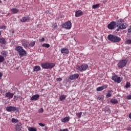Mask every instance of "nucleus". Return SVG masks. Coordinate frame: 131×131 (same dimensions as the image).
<instances>
[{"label": "nucleus", "instance_id": "obj_30", "mask_svg": "<svg viewBox=\"0 0 131 131\" xmlns=\"http://www.w3.org/2000/svg\"><path fill=\"white\" fill-rule=\"evenodd\" d=\"M5 61V57L4 56L0 55V63H3Z\"/></svg>", "mask_w": 131, "mask_h": 131}, {"label": "nucleus", "instance_id": "obj_49", "mask_svg": "<svg viewBox=\"0 0 131 131\" xmlns=\"http://www.w3.org/2000/svg\"><path fill=\"white\" fill-rule=\"evenodd\" d=\"M14 99H18V97H17V96H16V95H15V96H14Z\"/></svg>", "mask_w": 131, "mask_h": 131}, {"label": "nucleus", "instance_id": "obj_52", "mask_svg": "<svg viewBox=\"0 0 131 131\" xmlns=\"http://www.w3.org/2000/svg\"><path fill=\"white\" fill-rule=\"evenodd\" d=\"M0 4H2V1L0 0Z\"/></svg>", "mask_w": 131, "mask_h": 131}, {"label": "nucleus", "instance_id": "obj_10", "mask_svg": "<svg viewBox=\"0 0 131 131\" xmlns=\"http://www.w3.org/2000/svg\"><path fill=\"white\" fill-rule=\"evenodd\" d=\"M17 110L16 107L10 106L6 107V111H7L8 112H12V111L15 112V111H17Z\"/></svg>", "mask_w": 131, "mask_h": 131}, {"label": "nucleus", "instance_id": "obj_12", "mask_svg": "<svg viewBox=\"0 0 131 131\" xmlns=\"http://www.w3.org/2000/svg\"><path fill=\"white\" fill-rule=\"evenodd\" d=\"M15 128L16 131H21L22 129V123H18L15 125Z\"/></svg>", "mask_w": 131, "mask_h": 131}, {"label": "nucleus", "instance_id": "obj_22", "mask_svg": "<svg viewBox=\"0 0 131 131\" xmlns=\"http://www.w3.org/2000/svg\"><path fill=\"white\" fill-rule=\"evenodd\" d=\"M22 46L24 47L25 49H27L29 47V45H28V43L25 41H23L22 42Z\"/></svg>", "mask_w": 131, "mask_h": 131}, {"label": "nucleus", "instance_id": "obj_34", "mask_svg": "<svg viewBox=\"0 0 131 131\" xmlns=\"http://www.w3.org/2000/svg\"><path fill=\"white\" fill-rule=\"evenodd\" d=\"M126 88L127 89L128 88H130V83L127 82L125 85Z\"/></svg>", "mask_w": 131, "mask_h": 131}, {"label": "nucleus", "instance_id": "obj_16", "mask_svg": "<svg viewBox=\"0 0 131 131\" xmlns=\"http://www.w3.org/2000/svg\"><path fill=\"white\" fill-rule=\"evenodd\" d=\"M5 97L6 98H9V99H12L14 97V94L11 93V92L6 93Z\"/></svg>", "mask_w": 131, "mask_h": 131}, {"label": "nucleus", "instance_id": "obj_45", "mask_svg": "<svg viewBox=\"0 0 131 131\" xmlns=\"http://www.w3.org/2000/svg\"><path fill=\"white\" fill-rule=\"evenodd\" d=\"M106 97H111V93H107L106 95Z\"/></svg>", "mask_w": 131, "mask_h": 131}, {"label": "nucleus", "instance_id": "obj_3", "mask_svg": "<svg viewBox=\"0 0 131 131\" xmlns=\"http://www.w3.org/2000/svg\"><path fill=\"white\" fill-rule=\"evenodd\" d=\"M117 26L120 29H125L126 28V23L124 22V19H119L117 23Z\"/></svg>", "mask_w": 131, "mask_h": 131}, {"label": "nucleus", "instance_id": "obj_17", "mask_svg": "<svg viewBox=\"0 0 131 131\" xmlns=\"http://www.w3.org/2000/svg\"><path fill=\"white\" fill-rule=\"evenodd\" d=\"M60 52L62 54H69V50L67 48H62L60 49Z\"/></svg>", "mask_w": 131, "mask_h": 131}, {"label": "nucleus", "instance_id": "obj_39", "mask_svg": "<svg viewBox=\"0 0 131 131\" xmlns=\"http://www.w3.org/2000/svg\"><path fill=\"white\" fill-rule=\"evenodd\" d=\"M57 81H62V78H57L56 79Z\"/></svg>", "mask_w": 131, "mask_h": 131}, {"label": "nucleus", "instance_id": "obj_38", "mask_svg": "<svg viewBox=\"0 0 131 131\" xmlns=\"http://www.w3.org/2000/svg\"><path fill=\"white\" fill-rule=\"evenodd\" d=\"M53 28L54 29H55L56 28H57V23H55L53 24Z\"/></svg>", "mask_w": 131, "mask_h": 131}, {"label": "nucleus", "instance_id": "obj_48", "mask_svg": "<svg viewBox=\"0 0 131 131\" xmlns=\"http://www.w3.org/2000/svg\"><path fill=\"white\" fill-rule=\"evenodd\" d=\"M128 117H129V118H130V119H131V113H130V114H129Z\"/></svg>", "mask_w": 131, "mask_h": 131}, {"label": "nucleus", "instance_id": "obj_31", "mask_svg": "<svg viewBox=\"0 0 131 131\" xmlns=\"http://www.w3.org/2000/svg\"><path fill=\"white\" fill-rule=\"evenodd\" d=\"M42 47H43L44 48H50V44H49V43H43L42 45Z\"/></svg>", "mask_w": 131, "mask_h": 131}, {"label": "nucleus", "instance_id": "obj_42", "mask_svg": "<svg viewBox=\"0 0 131 131\" xmlns=\"http://www.w3.org/2000/svg\"><path fill=\"white\" fill-rule=\"evenodd\" d=\"M39 125H40V126H45V125H46L45 124L41 123H39Z\"/></svg>", "mask_w": 131, "mask_h": 131}, {"label": "nucleus", "instance_id": "obj_50", "mask_svg": "<svg viewBox=\"0 0 131 131\" xmlns=\"http://www.w3.org/2000/svg\"><path fill=\"white\" fill-rule=\"evenodd\" d=\"M119 28H118V29H117V31H119Z\"/></svg>", "mask_w": 131, "mask_h": 131}, {"label": "nucleus", "instance_id": "obj_51", "mask_svg": "<svg viewBox=\"0 0 131 131\" xmlns=\"http://www.w3.org/2000/svg\"><path fill=\"white\" fill-rule=\"evenodd\" d=\"M0 35H2V32L0 31Z\"/></svg>", "mask_w": 131, "mask_h": 131}, {"label": "nucleus", "instance_id": "obj_14", "mask_svg": "<svg viewBox=\"0 0 131 131\" xmlns=\"http://www.w3.org/2000/svg\"><path fill=\"white\" fill-rule=\"evenodd\" d=\"M38 99H39V95L36 94L33 95L31 98L30 100L31 101H37V100H38Z\"/></svg>", "mask_w": 131, "mask_h": 131}, {"label": "nucleus", "instance_id": "obj_13", "mask_svg": "<svg viewBox=\"0 0 131 131\" xmlns=\"http://www.w3.org/2000/svg\"><path fill=\"white\" fill-rule=\"evenodd\" d=\"M83 15V12H82L81 10H79L75 12V17L76 18H78V17H80Z\"/></svg>", "mask_w": 131, "mask_h": 131}, {"label": "nucleus", "instance_id": "obj_19", "mask_svg": "<svg viewBox=\"0 0 131 131\" xmlns=\"http://www.w3.org/2000/svg\"><path fill=\"white\" fill-rule=\"evenodd\" d=\"M11 12L13 14H17V13L19 12V9H18L17 8H12L11 9Z\"/></svg>", "mask_w": 131, "mask_h": 131}, {"label": "nucleus", "instance_id": "obj_44", "mask_svg": "<svg viewBox=\"0 0 131 131\" xmlns=\"http://www.w3.org/2000/svg\"><path fill=\"white\" fill-rule=\"evenodd\" d=\"M46 13L47 14H50V15H52V12H50L49 10L46 11Z\"/></svg>", "mask_w": 131, "mask_h": 131}, {"label": "nucleus", "instance_id": "obj_28", "mask_svg": "<svg viewBox=\"0 0 131 131\" xmlns=\"http://www.w3.org/2000/svg\"><path fill=\"white\" fill-rule=\"evenodd\" d=\"M100 8V4H96L92 6V9H98Z\"/></svg>", "mask_w": 131, "mask_h": 131}, {"label": "nucleus", "instance_id": "obj_6", "mask_svg": "<svg viewBox=\"0 0 131 131\" xmlns=\"http://www.w3.org/2000/svg\"><path fill=\"white\" fill-rule=\"evenodd\" d=\"M61 26L62 28L69 30L72 27V23H71V21H68L64 23Z\"/></svg>", "mask_w": 131, "mask_h": 131}, {"label": "nucleus", "instance_id": "obj_35", "mask_svg": "<svg viewBox=\"0 0 131 131\" xmlns=\"http://www.w3.org/2000/svg\"><path fill=\"white\" fill-rule=\"evenodd\" d=\"M126 43H127V45H130V43H131V39L127 40L126 41Z\"/></svg>", "mask_w": 131, "mask_h": 131}, {"label": "nucleus", "instance_id": "obj_29", "mask_svg": "<svg viewBox=\"0 0 131 131\" xmlns=\"http://www.w3.org/2000/svg\"><path fill=\"white\" fill-rule=\"evenodd\" d=\"M11 122H12V123H17V122H19V120L15 118H12L11 119Z\"/></svg>", "mask_w": 131, "mask_h": 131}, {"label": "nucleus", "instance_id": "obj_4", "mask_svg": "<svg viewBox=\"0 0 131 131\" xmlns=\"http://www.w3.org/2000/svg\"><path fill=\"white\" fill-rule=\"evenodd\" d=\"M127 59H122L119 61V62L117 64L118 67L119 68H123V67H125L126 66V64H127Z\"/></svg>", "mask_w": 131, "mask_h": 131}, {"label": "nucleus", "instance_id": "obj_43", "mask_svg": "<svg viewBox=\"0 0 131 131\" xmlns=\"http://www.w3.org/2000/svg\"><path fill=\"white\" fill-rule=\"evenodd\" d=\"M59 131H69V130H68V129L66 128V129H60Z\"/></svg>", "mask_w": 131, "mask_h": 131}, {"label": "nucleus", "instance_id": "obj_8", "mask_svg": "<svg viewBox=\"0 0 131 131\" xmlns=\"http://www.w3.org/2000/svg\"><path fill=\"white\" fill-rule=\"evenodd\" d=\"M112 80H114L115 82H117V83H120L122 80L120 77L117 76L116 75H113L112 77Z\"/></svg>", "mask_w": 131, "mask_h": 131}, {"label": "nucleus", "instance_id": "obj_21", "mask_svg": "<svg viewBox=\"0 0 131 131\" xmlns=\"http://www.w3.org/2000/svg\"><path fill=\"white\" fill-rule=\"evenodd\" d=\"M40 67L39 66H36L33 67V71H35L36 72H38L40 70Z\"/></svg>", "mask_w": 131, "mask_h": 131}, {"label": "nucleus", "instance_id": "obj_33", "mask_svg": "<svg viewBox=\"0 0 131 131\" xmlns=\"http://www.w3.org/2000/svg\"><path fill=\"white\" fill-rule=\"evenodd\" d=\"M35 45V41H33L30 43L29 46H30V47H34Z\"/></svg>", "mask_w": 131, "mask_h": 131}, {"label": "nucleus", "instance_id": "obj_20", "mask_svg": "<svg viewBox=\"0 0 131 131\" xmlns=\"http://www.w3.org/2000/svg\"><path fill=\"white\" fill-rule=\"evenodd\" d=\"M67 97V96L66 95H61L59 97V101H61V102H64V101L66 100Z\"/></svg>", "mask_w": 131, "mask_h": 131}, {"label": "nucleus", "instance_id": "obj_27", "mask_svg": "<svg viewBox=\"0 0 131 131\" xmlns=\"http://www.w3.org/2000/svg\"><path fill=\"white\" fill-rule=\"evenodd\" d=\"M1 55H3L4 57H7L8 56V52L6 51H2L1 52Z\"/></svg>", "mask_w": 131, "mask_h": 131}, {"label": "nucleus", "instance_id": "obj_24", "mask_svg": "<svg viewBox=\"0 0 131 131\" xmlns=\"http://www.w3.org/2000/svg\"><path fill=\"white\" fill-rule=\"evenodd\" d=\"M0 43L5 45L6 43V39L3 37H0Z\"/></svg>", "mask_w": 131, "mask_h": 131}, {"label": "nucleus", "instance_id": "obj_47", "mask_svg": "<svg viewBox=\"0 0 131 131\" xmlns=\"http://www.w3.org/2000/svg\"><path fill=\"white\" fill-rule=\"evenodd\" d=\"M48 128H49L47 126H45L44 128V130H48Z\"/></svg>", "mask_w": 131, "mask_h": 131}, {"label": "nucleus", "instance_id": "obj_9", "mask_svg": "<svg viewBox=\"0 0 131 131\" xmlns=\"http://www.w3.org/2000/svg\"><path fill=\"white\" fill-rule=\"evenodd\" d=\"M78 77H79V74H74L70 76L69 77V79H70V80H75L76 79H78Z\"/></svg>", "mask_w": 131, "mask_h": 131}, {"label": "nucleus", "instance_id": "obj_11", "mask_svg": "<svg viewBox=\"0 0 131 131\" xmlns=\"http://www.w3.org/2000/svg\"><path fill=\"white\" fill-rule=\"evenodd\" d=\"M116 25V22L115 21H112L110 24H109L107 25V28L108 29H111L112 30V29H114V28L115 27Z\"/></svg>", "mask_w": 131, "mask_h": 131}, {"label": "nucleus", "instance_id": "obj_37", "mask_svg": "<svg viewBox=\"0 0 131 131\" xmlns=\"http://www.w3.org/2000/svg\"><path fill=\"white\" fill-rule=\"evenodd\" d=\"M6 28H7V27L6 26H2L0 27V29H6Z\"/></svg>", "mask_w": 131, "mask_h": 131}, {"label": "nucleus", "instance_id": "obj_5", "mask_svg": "<svg viewBox=\"0 0 131 131\" xmlns=\"http://www.w3.org/2000/svg\"><path fill=\"white\" fill-rule=\"evenodd\" d=\"M41 67L43 69H52V68L55 67V64L53 63H45L41 64Z\"/></svg>", "mask_w": 131, "mask_h": 131}, {"label": "nucleus", "instance_id": "obj_23", "mask_svg": "<svg viewBox=\"0 0 131 131\" xmlns=\"http://www.w3.org/2000/svg\"><path fill=\"white\" fill-rule=\"evenodd\" d=\"M29 17H22V18L20 19L21 22H24L25 23L27 21H28V20H29Z\"/></svg>", "mask_w": 131, "mask_h": 131}, {"label": "nucleus", "instance_id": "obj_18", "mask_svg": "<svg viewBox=\"0 0 131 131\" xmlns=\"http://www.w3.org/2000/svg\"><path fill=\"white\" fill-rule=\"evenodd\" d=\"M70 120V117H66L61 119V122L66 123Z\"/></svg>", "mask_w": 131, "mask_h": 131}, {"label": "nucleus", "instance_id": "obj_32", "mask_svg": "<svg viewBox=\"0 0 131 131\" xmlns=\"http://www.w3.org/2000/svg\"><path fill=\"white\" fill-rule=\"evenodd\" d=\"M77 116L79 118H80L81 117V115H82V113L80 112L76 114Z\"/></svg>", "mask_w": 131, "mask_h": 131}, {"label": "nucleus", "instance_id": "obj_1", "mask_svg": "<svg viewBox=\"0 0 131 131\" xmlns=\"http://www.w3.org/2000/svg\"><path fill=\"white\" fill-rule=\"evenodd\" d=\"M107 39L112 42H119L121 40V38L116 35H108L107 36Z\"/></svg>", "mask_w": 131, "mask_h": 131}, {"label": "nucleus", "instance_id": "obj_26", "mask_svg": "<svg viewBox=\"0 0 131 131\" xmlns=\"http://www.w3.org/2000/svg\"><path fill=\"white\" fill-rule=\"evenodd\" d=\"M29 131H37V129L35 127H29L28 128Z\"/></svg>", "mask_w": 131, "mask_h": 131}, {"label": "nucleus", "instance_id": "obj_40", "mask_svg": "<svg viewBox=\"0 0 131 131\" xmlns=\"http://www.w3.org/2000/svg\"><path fill=\"white\" fill-rule=\"evenodd\" d=\"M127 100H131V95H128L126 97Z\"/></svg>", "mask_w": 131, "mask_h": 131}, {"label": "nucleus", "instance_id": "obj_41", "mask_svg": "<svg viewBox=\"0 0 131 131\" xmlns=\"http://www.w3.org/2000/svg\"><path fill=\"white\" fill-rule=\"evenodd\" d=\"M3 73L0 72V80L2 79V77H3Z\"/></svg>", "mask_w": 131, "mask_h": 131}, {"label": "nucleus", "instance_id": "obj_25", "mask_svg": "<svg viewBox=\"0 0 131 131\" xmlns=\"http://www.w3.org/2000/svg\"><path fill=\"white\" fill-rule=\"evenodd\" d=\"M112 104H118V101L116 99H112L110 100Z\"/></svg>", "mask_w": 131, "mask_h": 131}, {"label": "nucleus", "instance_id": "obj_46", "mask_svg": "<svg viewBox=\"0 0 131 131\" xmlns=\"http://www.w3.org/2000/svg\"><path fill=\"white\" fill-rule=\"evenodd\" d=\"M45 40V38L42 37L41 39H40V41H41V42H42V41H43Z\"/></svg>", "mask_w": 131, "mask_h": 131}, {"label": "nucleus", "instance_id": "obj_7", "mask_svg": "<svg viewBox=\"0 0 131 131\" xmlns=\"http://www.w3.org/2000/svg\"><path fill=\"white\" fill-rule=\"evenodd\" d=\"M89 67V66L88 64H82L81 66H78L76 67V69L77 70H79V71H85V70H86L88 69V68Z\"/></svg>", "mask_w": 131, "mask_h": 131}, {"label": "nucleus", "instance_id": "obj_2", "mask_svg": "<svg viewBox=\"0 0 131 131\" xmlns=\"http://www.w3.org/2000/svg\"><path fill=\"white\" fill-rule=\"evenodd\" d=\"M15 51H17V53H18V55L20 57H24V56H26L27 55V52L24 49H23V47L21 46H17L15 48Z\"/></svg>", "mask_w": 131, "mask_h": 131}, {"label": "nucleus", "instance_id": "obj_15", "mask_svg": "<svg viewBox=\"0 0 131 131\" xmlns=\"http://www.w3.org/2000/svg\"><path fill=\"white\" fill-rule=\"evenodd\" d=\"M108 88V85H104L103 86H101L97 88L96 90L97 92H101L103 90H105V89H107Z\"/></svg>", "mask_w": 131, "mask_h": 131}, {"label": "nucleus", "instance_id": "obj_36", "mask_svg": "<svg viewBox=\"0 0 131 131\" xmlns=\"http://www.w3.org/2000/svg\"><path fill=\"white\" fill-rule=\"evenodd\" d=\"M38 112H39V113H42V112H43V108H41L39 109Z\"/></svg>", "mask_w": 131, "mask_h": 131}]
</instances>
